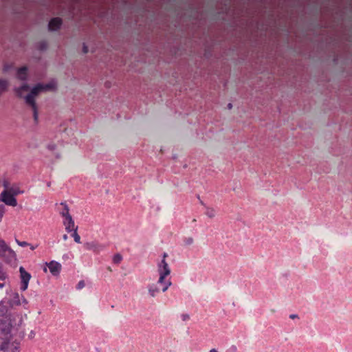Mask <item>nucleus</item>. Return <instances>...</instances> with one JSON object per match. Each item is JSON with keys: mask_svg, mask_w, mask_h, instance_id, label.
Returning a JSON list of instances; mask_svg holds the SVG:
<instances>
[{"mask_svg": "<svg viewBox=\"0 0 352 352\" xmlns=\"http://www.w3.org/2000/svg\"><path fill=\"white\" fill-rule=\"evenodd\" d=\"M232 104L231 103H229V104H228V108L229 109H232Z\"/></svg>", "mask_w": 352, "mask_h": 352, "instance_id": "nucleus-33", "label": "nucleus"}, {"mask_svg": "<svg viewBox=\"0 0 352 352\" xmlns=\"http://www.w3.org/2000/svg\"><path fill=\"white\" fill-rule=\"evenodd\" d=\"M160 277L157 280V284L162 287V292H165L168 290V287L171 285V281L170 279L166 280L167 275H163L162 274H159Z\"/></svg>", "mask_w": 352, "mask_h": 352, "instance_id": "nucleus-9", "label": "nucleus"}, {"mask_svg": "<svg viewBox=\"0 0 352 352\" xmlns=\"http://www.w3.org/2000/svg\"><path fill=\"white\" fill-rule=\"evenodd\" d=\"M82 51L85 54L88 52V47L85 45H83Z\"/></svg>", "mask_w": 352, "mask_h": 352, "instance_id": "nucleus-28", "label": "nucleus"}, {"mask_svg": "<svg viewBox=\"0 0 352 352\" xmlns=\"http://www.w3.org/2000/svg\"><path fill=\"white\" fill-rule=\"evenodd\" d=\"M6 190L14 197L17 196L18 195L24 193V191L21 190L19 186L17 185H13L10 188H6Z\"/></svg>", "mask_w": 352, "mask_h": 352, "instance_id": "nucleus-14", "label": "nucleus"}, {"mask_svg": "<svg viewBox=\"0 0 352 352\" xmlns=\"http://www.w3.org/2000/svg\"><path fill=\"white\" fill-rule=\"evenodd\" d=\"M54 88L53 83L46 85L38 84L31 90L30 93L25 97V100L27 104L31 107L33 111V118L35 122H38V108L35 102V98L37 95L43 91L51 90Z\"/></svg>", "mask_w": 352, "mask_h": 352, "instance_id": "nucleus-1", "label": "nucleus"}, {"mask_svg": "<svg viewBox=\"0 0 352 352\" xmlns=\"http://www.w3.org/2000/svg\"><path fill=\"white\" fill-rule=\"evenodd\" d=\"M107 269L109 271L111 272V268L110 267H109Z\"/></svg>", "mask_w": 352, "mask_h": 352, "instance_id": "nucleus-38", "label": "nucleus"}, {"mask_svg": "<svg viewBox=\"0 0 352 352\" xmlns=\"http://www.w3.org/2000/svg\"><path fill=\"white\" fill-rule=\"evenodd\" d=\"M184 244L186 245H190L193 243L194 239L192 237H187L184 240Z\"/></svg>", "mask_w": 352, "mask_h": 352, "instance_id": "nucleus-21", "label": "nucleus"}, {"mask_svg": "<svg viewBox=\"0 0 352 352\" xmlns=\"http://www.w3.org/2000/svg\"><path fill=\"white\" fill-rule=\"evenodd\" d=\"M122 261V256L119 253L116 254L113 257V263L115 264L118 265L121 263Z\"/></svg>", "mask_w": 352, "mask_h": 352, "instance_id": "nucleus-19", "label": "nucleus"}, {"mask_svg": "<svg viewBox=\"0 0 352 352\" xmlns=\"http://www.w3.org/2000/svg\"><path fill=\"white\" fill-rule=\"evenodd\" d=\"M8 69H9V68H8V65H4L3 70H4L5 72H7V71L8 70Z\"/></svg>", "mask_w": 352, "mask_h": 352, "instance_id": "nucleus-32", "label": "nucleus"}, {"mask_svg": "<svg viewBox=\"0 0 352 352\" xmlns=\"http://www.w3.org/2000/svg\"><path fill=\"white\" fill-rule=\"evenodd\" d=\"M46 265L48 267L50 273L53 276H58L61 270V265L55 261H52L50 263H46Z\"/></svg>", "mask_w": 352, "mask_h": 352, "instance_id": "nucleus-8", "label": "nucleus"}, {"mask_svg": "<svg viewBox=\"0 0 352 352\" xmlns=\"http://www.w3.org/2000/svg\"><path fill=\"white\" fill-rule=\"evenodd\" d=\"M205 214L209 218H213L216 215V212L214 208L207 207L205 211Z\"/></svg>", "mask_w": 352, "mask_h": 352, "instance_id": "nucleus-17", "label": "nucleus"}, {"mask_svg": "<svg viewBox=\"0 0 352 352\" xmlns=\"http://www.w3.org/2000/svg\"><path fill=\"white\" fill-rule=\"evenodd\" d=\"M63 240H64V241H67V239H68L67 235V234H64V235L63 236Z\"/></svg>", "mask_w": 352, "mask_h": 352, "instance_id": "nucleus-30", "label": "nucleus"}, {"mask_svg": "<svg viewBox=\"0 0 352 352\" xmlns=\"http://www.w3.org/2000/svg\"><path fill=\"white\" fill-rule=\"evenodd\" d=\"M148 293L152 297H155L157 294L160 293V291H162V287L157 286V285L155 284H151L148 285Z\"/></svg>", "mask_w": 352, "mask_h": 352, "instance_id": "nucleus-12", "label": "nucleus"}, {"mask_svg": "<svg viewBox=\"0 0 352 352\" xmlns=\"http://www.w3.org/2000/svg\"><path fill=\"white\" fill-rule=\"evenodd\" d=\"M62 25V20L58 17L53 18L50 20L48 24L50 30H57Z\"/></svg>", "mask_w": 352, "mask_h": 352, "instance_id": "nucleus-11", "label": "nucleus"}, {"mask_svg": "<svg viewBox=\"0 0 352 352\" xmlns=\"http://www.w3.org/2000/svg\"><path fill=\"white\" fill-rule=\"evenodd\" d=\"M30 248H31V250H34V249H35V247H34V246H33V245H31Z\"/></svg>", "mask_w": 352, "mask_h": 352, "instance_id": "nucleus-36", "label": "nucleus"}, {"mask_svg": "<svg viewBox=\"0 0 352 352\" xmlns=\"http://www.w3.org/2000/svg\"><path fill=\"white\" fill-rule=\"evenodd\" d=\"M19 272L22 283L21 289L25 291L28 288V283L31 278V275L30 273L26 272L23 267H20Z\"/></svg>", "mask_w": 352, "mask_h": 352, "instance_id": "nucleus-7", "label": "nucleus"}, {"mask_svg": "<svg viewBox=\"0 0 352 352\" xmlns=\"http://www.w3.org/2000/svg\"><path fill=\"white\" fill-rule=\"evenodd\" d=\"M6 208L3 205H0V222L2 220V218L5 214Z\"/></svg>", "mask_w": 352, "mask_h": 352, "instance_id": "nucleus-23", "label": "nucleus"}, {"mask_svg": "<svg viewBox=\"0 0 352 352\" xmlns=\"http://www.w3.org/2000/svg\"><path fill=\"white\" fill-rule=\"evenodd\" d=\"M168 256L166 253H164L162 260L157 264V272L159 274L169 276L170 274V268L166 261V258Z\"/></svg>", "mask_w": 352, "mask_h": 352, "instance_id": "nucleus-6", "label": "nucleus"}, {"mask_svg": "<svg viewBox=\"0 0 352 352\" xmlns=\"http://www.w3.org/2000/svg\"><path fill=\"white\" fill-rule=\"evenodd\" d=\"M60 205L63 207L62 210L60 211V214L61 215V217L63 218H65V217L71 216V214H69V207L66 204V203L61 202Z\"/></svg>", "mask_w": 352, "mask_h": 352, "instance_id": "nucleus-15", "label": "nucleus"}, {"mask_svg": "<svg viewBox=\"0 0 352 352\" xmlns=\"http://www.w3.org/2000/svg\"><path fill=\"white\" fill-rule=\"evenodd\" d=\"M16 243H18L19 245L21 246V247H25V246H28L30 244L28 243H27L26 241H19L18 240H16Z\"/></svg>", "mask_w": 352, "mask_h": 352, "instance_id": "nucleus-26", "label": "nucleus"}, {"mask_svg": "<svg viewBox=\"0 0 352 352\" xmlns=\"http://www.w3.org/2000/svg\"><path fill=\"white\" fill-rule=\"evenodd\" d=\"M210 352H218L217 349H212Z\"/></svg>", "mask_w": 352, "mask_h": 352, "instance_id": "nucleus-35", "label": "nucleus"}, {"mask_svg": "<svg viewBox=\"0 0 352 352\" xmlns=\"http://www.w3.org/2000/svg\"><path fill=\"white\" fill-rule=\"evenodd\" d=\"M232 349L233 350V352H236V346H233L232 347Z\"/></svg>", "mask_w": 352, "mask_h": 352, "instance_id": "nucleus-34", "label": "nucleus"}, {"mask_svg": "<svg viewBox=\"0 0 352 352\" xmlns=\"http://www.w3.org/2000/svg\"><path fill=\"white\" fill-rule=\"evenodd\" d=\"M289 318H292V319H294V318H298V315H296V314H291V315L289 316Z\"/></svg>", "mask_w": 352, "mask_h": 352, "instance_id": "nucleus-29", "label": "nucleus"}, {"mask_svg": "<svg viewBox=\"0 0 352 352\" xmlns=\"http://www.w3.org/2000/svg\"><path fill=\"white\" fill-rule=\"evenodd\" d=\"M63 223L67 232H71L76 227L75 226L74 221L73 220L72 216L64 218Z\"/></svg>", "mask_w": 352, "mask_h": 352, "instance_id": "nucleus-10", "label": "nucleus"}, {"mask_svg": "<svg viewBox=\"0 0 352 352\" xmlns=\"http://www.w3.org/2000/svg\"><path fill=\"white\" fill-rule=\"evenodd\" d=\"M84 248L92 251L95 254H99L106 248V245L97 241L87 242L84 244Z\"/></svg>", "mask_w": 352, "mask_h": 352, "instance_id": "nucleus-5", "label": "nucleus"}, {"mask_svg": "<svg viewBox=\"0 0 352 352\" xmlns=\"http://www.w3.org/2000/svg\"><path fill=\"white\" fill-rule=\"evenodd\" d=\"M16 76H17V78L20 80H25L28 76L27 67L24 66V67L19 68L17 70Z\"/></svg>", "mask_w": 352, "mask_h": 352, "instance_id": "nucleus-13", "label": "nucleus"}, {"mask_svg": "<svg viewBox=\"0 0 352 352\" xmlns=\"http://www.w3.org/2000/svg\"><path fill=\"white\" fill-rule=\"evenodd\" d=\"M0 199L7 206L12 207L17 206L16 199L6 189L1 192L0 195Z\"/></svg>", "mask_w": 352, "mask_h": 352, "instance_id": "nucleus-4", "label": "nucleus"}, {"mask_svg": "<svg viewBox=\"0 0 352 352\" xmlns=\"http://www.w3.org/2000/svg\"><path fill=\"white\" fill-rule=\"evenodd\" d=\"M8 85V82L6 80H0V94L5 91Z\"/></svg>", "mask_w": 352, "mask_h": 352, "instance_id": "nucleus-20", "label": "nucleus"}, {"mask_svg": "<svg viewBox=\"0 0 352 352\" xmlns=\"http://www.w3.org/2000/svg\"><path fill=\"white\" fill-rule=\"evenodd\" d=\"M85 286V283L84 280H80L76 285L77 289H81Z\"/></svg>", "mask_w": 352, "mask_h": 352, "instance_id": "nucleus-25", "label": "nucleus"}, {"mask_svg": "<svg viewBox=\"0 0 352 352\" xmlns=\"http://www.w3.org/2000/svg\"><path fill=\"white\" fill-rule=\"evenodd\" d=\"M43 270H44V272H47V268H46V267H45V268L43 269Z\"/></svg>", "mask_w": 352, "mask_h": 352, "instance_id": "nucleus-39", "label": "nucleus"}, {"mask_svg": "<svg viewBox=\"0 0 352 352\" xmlns=\"http://www.w3.org/2000/svg\"><path fill=\"white\" fill-rule=\"evenodd\" d=\"M181 318L183 321H187L190 319V316L187 314H182Z\"/></svg>", "mask_w": 352, "mask_h": 352, "instance_id": "nucleus-27", "label": "nucleus"}, {"mask_svg": "<svg viewBox=\"0 0 352 352\" xmlns=\"http://www.w3.org/2000/svg\"><path fill=\"white\" fill-rule=\"evenodd\" d=\"M0 257L8 263H12L16 261L14 251L2 239H0Z\"/></svg>", "mask_w": 352, "mask_h": 352, "instance_id": "nucleus-3", "label": "nucleus"}, {"mask_svg": "<svg viewBox=\"0 0 352 352\" xmlns=\"http://www.w3.org/2000/svg\"><path fill=\"white\" fill-rule=\"evenodd\" d=\"M7 278V274L0 265V280H5Z\"/></svg>", "mask_w": 352, "mask_h": 352, "instance_id": "nucleus-22", "label": "nucleus"}, {"mask_svg": "<svg viewBox=\"0 0 352 352\" xmlns=\"http://www.w3.org/2000/svg\"><path fill=\"white\" fill-rule=\"evenodd\" d=\"M47 148L49 151H53L56 149V145L54 143L47 144Z\"/></svg>", "mask_w": 352, "mask_h": 352, "instance_id": "nucleus-24", "label": "nucleus"}, {"mask_svg": "<svg viewBox=\"0 0 352 352\" xmlns=\"http://www.w3.org/2000/svg\"><path fill=\"white\" fill-rule=\"evenodd\" d=\"M4 286L3 284L0 283V287L2 288Z\"/></svg>", "mask_w": 352, "mask_h": 352, "instance_id": "nucleus-37", "label": "nucleus"}, {"mask_svg": "<svg viewBox=\"0 0 352 352\" xmlns=\"http://www.w3.org/2000/svg\"><path fill=\"white\" fill-rule=\"evenodd\" d=\"M55 157H56V158L58 159L60 157V154L59 153H57L55 154Z\"/></svg>", "mask_w": 352, "mask_h": 352, "instance_id": "nucleus-31", "label": "nucleus"}, {"mask_svg": "<svg viewBox=\"0 0 352 352\" xmlns=\"http://www.w3.org/2000/svg\"><path fill=\"white\" fill-rule=\"evenodd\" d=\"M12 327L10 323L6 324L3 327L1 328L2 335L4 336L1 338L0 342V349L2 351L10 350V352H20L19 346L20 343L18 342H12L10 343V333Z\"/></svg>", "mask_w": 352, "mask_h": 352, "instance_id": "nucleus-2", "label": "nucleus"}, {"mask_svg": "<svg viewBox=\"0 0 352 352\" xmlns=\"http://www.w3.org/2000/svg\"><path fill=\"white\" fill-rule=\"evenodd\" d=\"M77 230H78V227H76V228L72 230V231H74V232L72 234V236L74 237L75 242H76L77 243H81L80 236L78 234Z\"/></svg>", "mask_w": 352, "mask_h": 352, "instance_id": "nucleus-18", "label": "nucleus"}, {"mask_svg": "<svg viewBox=\"0 0 352 352\" xmlns=\"http://www.w3.org/2000/svg\"><path fill=\"white\" fill-rule=\"evenodd\" d=\"M29 89V85L27 84H23L22 86L16 89V93L19 97H22L23 93L28 91Z\"/></svg>", "mask_w": 352, "mask_h": 352, "instance_id": "nucleus-16", "label": "nucleus"}]
</instances>
